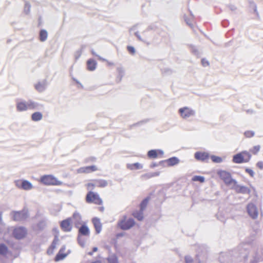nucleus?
Listing matches in <instances>:
<instances>
[{"instance_id": "obj_1", "label": "nucleus", "mask_w": 263, "mask_h": 263, "mask_svg": "<svg viewBox=\"0 0 263 263\" xmlns=\"http://www.w3.org/2000/svg\"><path fill=\"white\" fill-rule=\"evenodd\" d=\"M251 248L250 241L242 243L233 250L221 253L219 260L221 263H244Z\"/></svg>"}, {"instance_id": "obj_2", "label": "nucleus", "mask_w": 263, "mask_h": 263, "mask_svg": "<svg viewBox=\"0 0 263 263\" xmlns=\"http://www.w3.org/2000/svg\"><path fill=\"white\" fill-rule=\"evenodd\" d=\"M217 174L227 185H230L231 184H236L237 181L232 178L230 173L226 171L220 170Z\"/></svg>"}, {"instance_id": "obj_3", "label": "nucleus", "mask_w": 263, "mask_h": 263, "mask_svg": "<svg viewBox=\"0 0 263 263\" xmlns=\"http://www.w3.org/2000/svg\"><path fill=\"white\" fill-rule=\"evenodd\" d=\"M41 181L46 185H60L62 182L52 175H44L41 178Z\"/></svg>"}, {"instance_id": "obj_4", "label": "nucleus", "mask_w": 263, "mask_h": 263, "mask_svg": "<svg viewBox=\"0 0 263 263\" xmlns=\"http://www.w3.org/2000/svg\"><path fill=\"white\" fill-rule=\"evenodd\" d=\"M11 214L13 220L16 221L24 220L28 217V212L26 210L20 211H12Z\"/></svg>"}, {"instance_id": "obj_5", "label": "nucleus", "mask_w": 263, "mask_h": 263, "mask_svg": "<svg viewBox=\"0 0 263 263\" xmlns=\"http://www.w3.org/2000/svg\"><path fill=\"white\" fill-rule=\"evenodd\" d=\"M86 200L88 203L94 202L96 204L100 205L102 203V199L99 197L97 193L89 191L86 197Z\"/></svg>"}, {"instance_id": "obj_6", "label": "nucleus", "mask_w": 263, "mask_h": 263, "mask_svg": "<svg viewBox=\"0 0 263 263\" xmlns=\"http://www.w3.org/2000/svg\"><path fill=\"white\" fill-rule=\"evenodd\" d=\"M27 230L25 227H19L14 229L13 235L15 238L20 240L24 238L27 234Z\"/></svg>"}, {"instance_id": "obj_7", "label": "nucleus", "mask_w": 263, "mask_h": 263, "mask_svg": "<svg viewBox=\"0 0 263 263\" xmlns=\"http://www.w3.org/2000/svg\"><path fill=\"white\" fill-rule=\"evenodd\" d=\"M178 111L181 117L184 119L194 116L195 115V110L187 107L180 108Z\"/></svg>"}, {"instance_id": "obj_8", "label": "nucleus", "mask_w": 263, "mask_h": 263, "mask_svg": "<svg viewBox=\"0 0 263 263\" xmlns=\"http://www.w3.org/2000/svg\"><path fill=\"white\" fill-rule=\"evenodd\" d=\"M247 212L249 216L253 219H256L258 216V210L255 205L250 203L247 205Z\"/></svg>"}, {"instance_id": "obj_9", "label": "nucleus", "mask_w": 263, "mask_h": 263, "mask_svg": "<svg viewBox=\"0 0 263 263\" xmlns=\"http://www.w3.org/2000/svg\"><path fill=\"white\" fill-rule=\"evenodd\" d=\"M135 222L133 218H129L127 220H122L119 223L120 228L124 230H127L133 227Z\"/></svg>"}, {"instance_id": "obj_10", "label": "nucleus", "mask_w": 263, "mask_h": 263, "mask_svg": "<svg viewBox=\"0 0 263 263\" xmlns=\"http://www.w3.org/2000/svg\"><path fill=\"white\" fill-rule=\"evenodd\" d=\"M16 185L18 187L21 188L24 190H30L33 187L32 183L26 180H23L16 182Z\"/></svg>"}, {"instance_id": "obj_11", "label": "nucleus", "mask_w": 263, "mask_h": 263, "mask_svg": "<svg viewBox=\"0 0 263 263\" xmlns=\"http://www.w3.org/2000/svg\"><path fill=\"white\" fill-rule=\"evenodd\" d=\"M71 219L67 218L61 222L60 226L64 232H70L71 231L72 227L70 224Z\"/></svg>"}, {"instance_id": "obj_12", "label": "nucleus", "mask_w": 263, "mask_h": 263, "mask_svg": "<svg viewBox=\"0 0 263 263\" xmlns=\"http://www.w3.org/2000/svg\"><path fill=\"white\" fill-rule=\"evenodd\" d=\"M28 101L21 100L17 101L16 104V109L18 111H24L29 109L28 107Z\"/></svg>"}, {"instance_id": "obj_13", "label": "nucleus", "mask_w": 263, "mask_h": 263, "mask_svg": "<svg viewBox=\"0 0 263 263\" xmlns=\"http://www.w3.org/2000/svg\"><path fill=\"white\" fill-rule=\"evenodd\" d=\"M234 185V186L233 189L235 190L237 193L249 194L251 192L250 190L248 187L239 185L237 184V182L236 184Z\"/></svg>"}, {"instance_id": "obj_14", "label": "nucleus", "mask_w": 263, "mask_h": 263, "mask_svg": "<svg viewBox=\"0 0 263 263\" xmlns=\"http://www.w3.org/2000/svg\"><path fill=\"white\" fill-rule=\"evenodd\" d=\"M28 107H29V110H42L44 109V105L43 104L31 100H28Z\"/></svg>"}, {"instance_id": "obj_15", "label": "nucleus", "mask_w": 263, "mask_h": 263, "mask_svg": "<svg viewBox=\"0 0 263 263\" xmlns=\"http://www.w3.org/2000/svg\"><path fill=\"white\" fill-rule=\"evenodd\" d=\"M232 161L235 163L240 164L245 162V156L241 152L238 153L233 156Z\"/></svg>"}, {"instance_id": "obj_16", "label": "nucleus", "mask_w": 263, "mask_h": 263, "mask_svg": "<svg viewBox=\"0 0 263 263\" xmlns=\"http://www.w3.org/2000/svg\"><path fill=\"white\" fill-rule=\"evenodd\" d=\"M195 158L198 160L204 161L209 157V154L206 152H197L194 154Z\"/></svg>"}, {"instance_id": "obj_17", "label": "nucleus", "mask_w": 263, "mask_h": 263, "mask_svg": "<svg viewBox=\"0 0 263 263\" xmlns=\"http://www.w3.org/2000/svg\"><path fill=\"white\" fill-rule=\"evenodd\" d=\"M166 162L167 163L168 166H174L179 163V159L176 157H173L167 160L161 161L159 162V163L160 164Z\"/></svg>"}, {"instance_id": "obj_18", "label": "nucleus", "mask_w": 263, "mask_h": 263, "mask_svg": "<svg viewBox=\"0 0 263 263\" xmlns=\"http://www.w3.org/2000/svg\"><path fill=\"white\" fill-rule=\"evenodd\" d=\"M90 231L88 227L85 224H82L78 230V235L79 236H89Z\"/></svg>"}, {"instance_id": "obj_19", "label": "nucleus", "mask_w": 263, "mask_h": 263, "mask_svg": "<svg viewBox=\"0 0 263 263\" xmlns=\"http://www.w3.org/2000/svg\"><path fill=\"white\" fill-rule=\"evenodd\" d=\"M47 82L46 80H43L42 82H39L35 85V88L37 91L40 92H43L46 88Z\"/></svg>"}, {"instance_id": "obj_20", "label": "nucleus", "mask_w": 263, "mask_h": 263, "mask_svg": "<svg viewBox=\"0 0 263 263\" xmlns=\"http://www.w3.org/2000/svg\"><path fill=\"white\" fill-rule=\"evenodd\" d=\"M92 221L95 228L96 233H100L102 230V224L100 219L97 217H95L92 219Z\"/></svg>"}, {"instance_id": "obj_21", "label": "nucleus", "mask_w": 263, "mask_h": 263, "mask_svg": "<svg viewBox=\"0 0 263 263\" xmlns=\"http://www.w3.org/2000/svg\"><path fill=\"white\" fill-rule=\"evenodd\" d=\"M97 62L93 59H89L87 61V69L89 71H93L96 68Z\"/></svg>"}, {"instance_id": "obj_22", "label": "nucleus", "mask_w": 263, "mask_h": 263, "mask_svg": "<svg viewBox=\"0 0 263 263\" xmlns=\"http://www.w3.org/2000/svg\"><path fill=\"white\" fill-rule=\"evenodd\" d=\"M117 71L118 72V76L116 78V81L119 83L121 81L122 78L124 76L125 72L124 68L121 66L118 67Z\"/></svg>"}, {"instance_id": "obj_23", "label": "nucleus", "mask_w": 263, "mask_h": 263, "mask_svg": "<svg viewBox=\"0 0 263 263\" xmlns=\"http://www.w3.org/2000/svg\"><path fill=\"white\" fill-rule=\"evenodd\" d=\"M59 236L58 235H55L54 239L52 242V243L50 247V248L47 250L48 254H50L52 253L53 250L55 248L56 245L58 243L59 241Z\"/></svg>"}, {"instance_id": "obj_24", "label": "nucleus", "mask_w": 263, "mask_h": 263, "mask_svg": "<svg viewBox=\"0 0 263 263\" xmlns=\"http://www.w3.org/2000/svg\"><path fill=\"white\" fill-rule=\"evenodd\" d=\"M43 118V114L39 111L35 112L31 115V120L37 122L41 120Z\"/></svg>"}, {"instance_id": "obj_25", "label": "nucleus", "mask_w": 263, "mask_h": 263, "mask_svg": "<svg viewBox=\"0 0 263 263\" xmlns=\"http://www.w3.org/2000/svg\"><path fill=\"white\" fill-rule=\"evenodd\" d=\"M95 185L98 187H104L108 185V182L105 180L98 179L95 180Z\"/></svg>"}, {"instance_id": "obj_26", "label": "nucleus", "mask_w": 263, "mask_h": 263, "mask_svg": "<svg viewBox=\"0 0 263 263\" xmlns=\"http://www.w3.org/2000/svg\"><path fill=\"white\" fill-rule=\"evenodd\" d=\"M67 255L68 253L61 252L60 251H59L54 258V260L55 261H59L60 260H63L67 256Z\"/></svg>"}, {"instance_id": "obj_27", "label": "nucleus", "mask_w": 263, "mask_h": 263, "mask_svg": "<svg viewBox=\"0 0 263 263\" xmlns=\"http://www.w3.org/2000/svg\"><path fill=\"white\" fill-rule=\"evenodd\" d=\"M8 252V248L6 245L3 243H0V255L5 256Z\"/></svg>"}, {"instance_id": "obj_28", "label": "nucleus", "mask_w": 263, "mask_h": 263, "mask_svg": "<svg viewBox=\"0 0 263 263\" xmlns=\"http://www.w3.org/2000/svg\"><path fill=\"white\" fill-rule=\"evenodd\" d=\"M48 36L47 31L46 30L42 29L39 34L40 40L41 42H44L47 40Z\"/></svg>"}, {"instance_id": "obj_29", "label": "nucleus", "mask_w": 263, "mask_h": 263, "mask_svg": "<svg viewBox=\"0 0 263 263\" xmlns=\"http://www.w3.org/2000/svg\"><path fill=\"white\" fill-rule=\"evenodd\" d=\"M149 198L148 197L144 198L141 202L140 204V211L143 212V211L145 209L147 203L148 202Z\"/></svg>"}, {"instance_id": "obj_30", "label": "nucleus", "mask_w": 263, "mask_h": 263, "mask_svg": "<svg viewBox=\"0 0 263 263\" xmlns=\"http://www.w3.org/2000/svg\"><path fill=\"white\" fill-rule=\"evenodd\" d=\"M147 157L149 158H156L158 157L157 149H151L147 152Z\"/></svg>"}, {"instance_id": "obj_31", "label": "nucleus", "mask_w": 263, "mask_h": 263, "mask_svg": "<svg viewBox=\"0 0 263 263\" xmlns=\"http://www.w3.org/2000/svg\"><path fill=\"white\" fill-rule=\"evenodd\" d=\"M72 216L73 219H74L77 222L75 224L76 227L79 228L78 225L79 224V221L81 220V216L79 213L76 212L73 213Z\"/></svg>"}, {"instance_id": "obj_32", "label": "nucleus", "mask_w": 263, "mask_h": 263, "mask_svg": "<svg viewBox=\"0 0 263 263\" xmlns=\"http://www.w3.org/2000/svg\"><path fill=\"white\" fill-rule=\"evenodd\" d=\"M160 175L159 172H152L145 174L143 175V177L146 179H149L152 177L158 176Z\"/></svg>"}, {"instance_id": "obj_33", "label": "nucleus", "mask_w": 263, "mask_h": 263, "mask_svg": "<svg viewBox=\"0 0 263 263\" xmlns=\"http://www.w3.org/2000/svg\"><path fill=\"white\" fill-rule=\"evenodd\" d=\"M210 157L212 161L214 163H220L222 162V159L220 157L215 155H211Z\"/></svg>"}, {"instance_id": "obj_34", "label": "nucleus", "mask_w": 263, "mask_h": 263, "mask_svg": "<svg viewBox=\"0 0 263 263\" xmlns=\"http://www.w3.org/2000/svg\"><path fill=\"white\" fill-rule=\"evenodd\" d=\"M192 180L193 181H198L200 183H203L205 181V178L203 176L196 175L193 177Z\"/></svg>"}, {"instance_id": "obj_35", "label": "nucleus", "mask_w": 263, "mask_h": 263, "mask_svg": "<svg viewBox=\"0 0 263 263\" xmlns=\"http://www.w3.org/2000/svg\"><path fill=\"white\" fill-rule=\"evenodd\" d=\"M143 212L140 210L139 212H136L133 214L135 217L137 218L138 220H142L143 218Z\"/></svg>"}, {"instance_id": "obj_36", "label": "nucleus", "mask_w": 263, "mask_h": 263, "mask_svg": "<svg viewBox=\"0 0 263 263\" xmlns=\"http://www.w3.org/2000/svg\"><path fill=\"white\" fill-rule=\"evenodd\" d=\"M107 260L109 263H118V258L115 255L109 256L107 258Z\"/></svg>"}, {"instance_id": "obj_37", "label": "nucleus", "mask_w": 263, "mask_h": 263, "mask_svg": "<svg viewBox=\"0 0 263 263\" xmlns=\"http://www.w3.org/2000/svg\"><path fill=\"white\" fill-rule=\"evenodd\" d=\"M242 153L245 156V162H248L251 158V154L246 151H242Z\"/></svg>"}, {"instance_id": "obj_38", "label": "nucleus", "mask_w": 263, "mask_h": 263, "mask_svg": "<svg viewBox=\"0 0 263 263\" xmlns=\"http://www.w3.org/2000/svg\"><path fill=\"white\" fill-rule=\"evenodd\" d=\"M131 170H139L142 168V165L139 163H135L131 165L130 167L128 166Z\"/></svg>"}, {"instance_id": "obj_39", "label": "nucleus", "mask_w": 263, "mask_h": 263, "mask_svg": "<svg viewBox=\"0 0 263 263\" xmlns=\"http://www.w3.org/2000/svg\"><path fill=\"white\" fill-rule=\"evenodd\" d=\"M78 172L79 173H88L91 172L89 170V166H85V167H82L79 168L78 170Z\"/></svg>"}, {"instance_id": "obj_40", "label": "nucleus", "mask_w": 263, "mask_h": 263, "mask_svg": "<svg viewBox=\"0 0 263 263\" xmlns=\"http://www.w3.org/2000/svg\"><path fill=\"white\" fill-rule=\"evenodd\" d=\"M84 48V46L81 47V49L77 50L74 53V58L76 60H77L81 55L83 49Z\"/></svg>"}, {"instance_id": "obj_41", "label": "nucleus", "mask_w": 263, "mask_h": 263, "mask_svg": "<svg viewBox=\"0 0 263 263\" xmlns=\"http://www.w3.org/2000/svg\"><path fill=\"white\" fill-rule=\"evenodd\" d=\"M31 6L30 4L28 2H26L24 6V12L26 14H28L30 11Z\"/></svg>"}, {"instance_id": "obj_42", "label": "nucleus", "mask_w": 263, "mask_h": 263, "mask_svg": "<svg viewBox=\"0 0 263 263\" xmlns=\"http://www.w3.org/2000/svg\"><path fill=\"white\" fill-rule=\"evenodd\" d=\"M46 226V222L44 220L40 221L37 224V228L40 230H43Z\"/></svg>"}, {"instance_id": "obj_43", "label": "nucleus", "mask_w": 263, "mask_h": 263, "mask_svg": "<svg viewBox=\"0 0 263 263\" xmlns=\"http://www.w3.org/2000/svg\"><path fill=\"white\" fill-rule=\"evenodd\" d=\"M260 150V146L256 145L254 146L252 149H250V152L253 154H256Z\"/></svg>"}, {"instance_id": "obj_44", "label": "nucleus", "mask_w": 263, "mask_h": 263, "mask_svg": "<svg viewBox=\"0 0 263 263\" xmlns=\"http://www.w3.org/2000/svg\"><path fill=\"white\" fill-rule=\"evenodd\" d=\"M244 134L247 138H251L254 136L255 133L252 130H248L245 132Z\"/></svg>"}, {"instance_id": "obj_45", "label": "nucleus", "mask_w": 263, "mask_h": 263, "mask_svg": "<svg viewBox=\"0 0 263 263\" xmlns=\"http://www.w3.org/2000/svg\"><path fill=\"white\" fill-rule=\"evenodd\" d=\"M77 240L78 243L82 247H84L85 245V242L84 240H83L81 238V236H78Z\"/></svg>"}, {"instance_id": "obj_46", "label": "nucleus", "mask_w": 263, "mask_h": 263, "mask_svg": "<svg viewBox=\"0 0 263 263\" xmlns=\"http://www.w3.org/2000/svg\"><path fill=\"white\" fill-rule=\"evenodd\" d=\"M163 74L169 75L173 73V71L168 68H165L162 70Z\"/></svg>"}, {"instance_id": "obj_47", "label": "nucleus", "mask_w": 263, "mask_h": 263, "mask_svg": "<svg viewBox=\"0 0 263 263\" xmlns=\"http://www.w3.org/2000/svg\"><path fill=\"white\" fill-rule=\"evenodd\" d=\"M184 261L185 263H193V259L191 256L187 255L184 257Z\"/></svg>"}, {"instance_id": "obj_48", "label": "nucleus", "mask_w": 263, "mask_h": 263, "mask_svg": "<svg viewBox=\"0 0 263 263\" xmlns=\"http://www.w3.org/2000/svg\"><path fill=\"white\" fill-rule=\"evenodd\" d=\"M191 51L194 54L197 56L199 55V52L195 46H193L191 47Z\"/></svg>"}, {"instance_id": "obj_49", "label": "nucleus", "mask_w": 263, "mask_h": 263, "mask_svg": "<svg viewBox=\"0 0 263 263\" xmlns=\"http://www.w3.org/2000/svg\"><path fill=\"white\" fill-rule=\"evenodd\" d=\"M245 171L246 173H248L251 177H253L254 176L255 173L252 169L249 168H246L245 169Z\"/></svg>"}, {"instance_id": "obj_50", "label": "nucleus", "mask_w": 263, "mask_h": 263, "mask_svg": "<svg viewBox=\"0 0 263 263\" xmlns=\"http://www.w3.org/2000/svg\"><path fill=\"white\" fill-rule=\"evenodd\" d=\"M127 49L128 50V51L132 54H134L135 53V49L134 47L133 46H128L127 47Z\"/></svg>"}, {"instance_id": "obj_51", "label": "nucleus", "mask_w": 263, "mask_h": 263, "mask_svg": "<svg viewBox=\"0 0 263 263\" xmlns=\"http://www.w3.org/2000/svg\"><path fill=\"white\" fill-rule=\"evenodd\" d=\"M201 64L203 66L206 67L209 65V62L204 59L201 60Z\"/></svg>"}, {"instance_id": "obj_52", "label": "nucleus", "mask_w": 263, "mask_h": 263, "mask_svg": "<svg viewBox=\"0 0 263 263\" xmlns=\"http://www.w3.org/2000/svg\"><path fill=\"white\" fill-rule=\"evenodd\" d=\"M135 35L137 36V37L138 38V39L139 41H142V42H144V43L146 42L145 41H144L143 39H142L141 36L139 34L138 31H137V32H135Z\"/></svg>"}, {"instance_id": "obj_53", "label": "nucleus", "mask_w": 263, "mask_h": 263, "mask_svg": "<svg viewBox=\"0 0 263 263\" xmlns=\"http://www.w3.org/2000/svg\"><path fill=\"white\" fill-rule=\"evenodd\" d=\"M184 21L186 22V23L190 26V27H192L193 25L191 22V21L190 19H189L186 16H184Z\"/></svg>"}, {"instance_id": "obj_54", "label": "nucleus", "mask_w": 263, "mask_h": 263, "mask_svg": "<svg viewBox=\"0 0 263 263\" xmlns=\"http://www.w3.org/2000/svg\"><path fill=\"white\" fill-rule=\"evenodd\" d=\"M256 166L260 169L263 170V162L262 161H258L256 163Z\"/></svg>"}, {"instance_id": "obj_55", "label": "nucleus", "mask_w": 263, "mask_h": 263, "mask_svg": "<svg viewBox=\"0 0 263 263\" xmlns=\"http://www.w3.org/2000/svg\"><path fill=\"white\" fill-rule=\"evenodd\" d=\"M91 172H95L97 170V167L95 165L88 166Z\"/></svg>"}, {"instance_id": "obj_56", "label": "nucleus", "mask_w": 263, "mask_h": 263, "mask_svg": "<svg viewBox=\"0 0 263 263\" xmlns=\"http://www.w3.org/2000/svg\"><path fill=\"white\" fill-rule=\"evenodd\" d=\"M147 121V120H145H145L141 121H140V122H138V123H135V124H133V125L131 126V127H132V126H138V125H140L142 124V123H146Z\"/></svg>"}, {"instance_id": "obj_57", "label": "nucleus", "mask_w": 263, "mask_h": 263, "mask_svg": "<svg viewBox=\"0 0 263 263\" xmlns=\"http://www.w3.org/2000/svg\"><path fill=\"white\" fill-rule=\"evenodd\" d=\"M200 255L199 254L196 255V258L198 260V263H204V261H201L200 259Z\"/></svg>"}, {"instance_id": "obj_58", "label": "nucleus", "mask_w": 263, "mask_h": 263, "mask_svg": "<svg viewBox=\"0 0 263 263\" xmlns=\"http://www.w3.org/2000/svg\"><path fill=\"white\" fill-rule=\"evenodd\" d=\"M162 164H160V165H162ZM160 165V163H159V164H157V163H155V162H153V163H152L151 164L150 167H151V168H154V167H156V166H158V165Z\"/></svg>"}, {"instance_id": "obj_59", "label": "nucleus", "mask_w": 263, "mask_h": 263, "mask_svg": "<svg viewBox=\"0 0 263 263\" xmlns=\"http://www.w3.org/2000/svg\"><path fill=\"white\" fill-rule=\"evenodd\" d=\"M250 263H258V259L256 255L254 256L253 259L251 261Z\"/></svg>"}, {"instance_id": "obj_60", "label": "nucleus", "mask_w": 263, "mask_h": 263, "mask_svg": "<svg viewBox=\"0 0 263 263\" xmlns=\"http://www.w3.org/2000/svg\"><path fill=\"white\" fill-rule=\"evenodd\" d=\"M89 161H92V162L95 161H96V158L91 157L88 158L87 159H86V162H88Z\"/></svg>"}, {"instance_id": "obj_61", "label": "nucleus", "mask_w": 263, "mask_h": 263, "mask_svg": "<svg viewBox=\"0 0 263 263\" xmlns=\"http://www.w3.org/2000/svg\"><path fill=\"white\" fill-rule=\"evenodd\" d=\"M53 232L55 233H56L55 235H58L59 234V230L58 229V228H54L52 230Z\"/></svg>"}, {"instance_id": "obj_62", "label": "nucleus", "mask_w": 263, "mask_h": 263, "mask_svg": "<svg viewBox=\"0 0 263 263\" xmlns=\"http://www.w3.org/2000/svg\"><path fill=\"white\" fill-rule=\"evenodd\" d=\"M87 186H88V187L90 188V187H93L95 186H96V185H95V183H88L87 184Z\"/></svg>"}, {"instance_id": "obj_63", "label": "nucleus", "mask_w": 263, "mask_h": 263, "mask_svg": "<svg viewBox=\"0 0 263 263\" xmlns=\"http://www.w3.org/2000/svg\"><path fill=\"white\" fill-rule=\"evenodd\" d=\"M65 250H66V246L65 245H64L61 247V248L60 249V250L59 251H60L61 252L64 253Z\"/></svg>"}, {"instance_id": "obj_64", "label": "nucleus", "mask_w": 263, "mask_h": 263, "mask_svg": "<svg viewBox=\"0 0 263 263\" xmlns=\"http://www.w3.org/2000/svg\"><path fill=\"white\" fill-rule=\"evenodd\" d=\"M229 8L230 9L232 10V11H235L236 9V8L235 7V6H233V5H230L229 6Z\"/></svg>"}]
</instances>
